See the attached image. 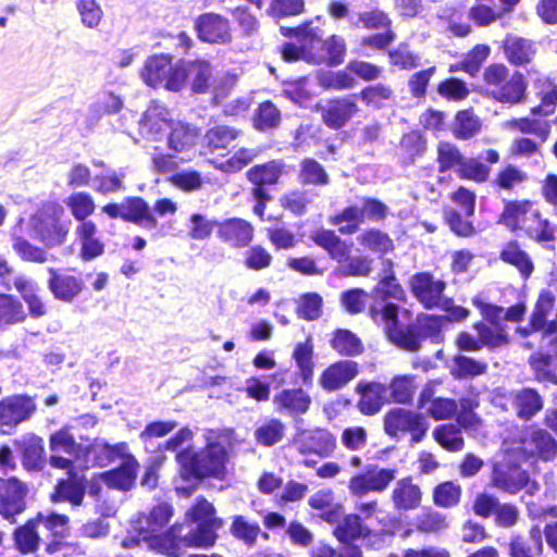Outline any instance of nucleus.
Instances as JSON below:
<instances>
[{"label":"nucleus","instance_id":"1","mask_svg":"<svg viewBox=\"0 0 557 557\" xmlns=\"http://www.w3.org/2000/svg\"><path fill=\"white\" fill-rule=\"evenodd\" d=\"M184 520L153 536V547L159 553L180 557L184 548H212L219 539L218 530L224 525V520L216 516L213 503L205 496L196 497L185 511Z\"/></svg>","mask_w":557,"mask_h":557},{"label":"nucleus","instance_id":"2","mask_svg":"<svg viewBox=\"0 0 557 557\" xmlns=\"http://www.w3.org/2000/svg\"><path fill=\"white\" fill-rule=\"evenodd\" d=\"M372 302L368 307L369 319L381 326L387 341L404 350L412 326V312L407 308H400L395 301L405 302L407 294L396 276L394 263L387 260L383 275L372 288Z\"/></svg>","mask_w":557,"mask_h":557},{"label":"nucleus","instance_id":"3","mask_svg":"<svg viewBox=\"0 0 557 557\" xmlns=\"http://www.w3.org/2000/svg\"><path fill=\"white\" fill-rule=\"evenodd\" d=\"M472 305L479 310L481 320L472 324L476 335L460 331L454 341L456 348L462 352H478L483 349L494 351L510 344L511 338L506 323L499 321L502 306L472 298Z\"/></svg>","mask_w":557,"mask_h":557},{"label":"nucleus","instance_id":"4","mask_svg":"<svg viewBox=\"0 0 557 557\" xmlns=\"http://www.w3.org/2000/svg\"><path fill=\"white\" fill-rule=\"evenodd\" d=\"M445 315L420 312L412 320L411 330H408L409 336L404 347V351L418 352L425 341L433 344L444 342V327L448 323H462L470 317L468 308L456 305L453 298H444L438 306Z\"/></svg>","mask_w":557,"mask_h":557},{"label":"nucleus","instance_id":"5","mask_svg":"<svg viewBox=\"0 0 557 557\" xmlns=\"http://www.w3.org/2000/svg\"><path fill=\"white\" fill-rule=\"evenodd\" d=\"M228 454L223 444L216 441L202 448H186L177 453L178 475L184 482H202L207 479L223 480L226 475Z\"/></svg>","mask_w":557,"mask_h":557},{"label":"nucleus","instance_id":"6","mask_svg":"<svg viewBox=\"0 0 557 557\" xmlns=\"http://www.w3.org/2000/svg\"><path fill=\"white\" fill-rule=\"evenodd\" d=\"M292 172L284 158H273L252 164L245 173L250 184L249 196L253 202L252 212L260 220L264 219L268 203L273 199L272 189L282 185Z\"/></svg>","mask_w":557,"mask_h":557},{"label":"nucleus","instance_id":"7","mask_svg":"<svg viewBox=\"0 0 557 557\" xmlns=\"http://www.w3.org/2000/svg\"><path fill=\"white\" fill-rule=\"evenodd\" d=\"M482 78L487 95L495 102L513 107L527 99L528 83L524 75L519 71L510 75L508 66L502 62L485 66Z\"/></svg>","mask_w":557,"mask_h":557},{"label":"nucleus","instance_id":"8","mask_svg":"<svg viewBox=\"0 0 557 557\" xmlns=\"http://www.w3.org/2000/svg\"><path fill=\"white\" fill-rule=\"evenodd\" d=\"M70 224L64 208L58 201H46L30 215L27 225L45 248L53 249L66 243Z\"/></svg>","mask_w":557,"mask_h":557},{"label":"nucleus","instance_id":"9","mask_svg":"<svg viewBox=\"0 0 557 557\" xmlns=\"http://www.w3.org/2000/svg\"><path fill=\"white\" fill-rule=\"evenodd\" d=\"M312 243L324 250L327 256L343 265L344 276H368L372 271V261L366 256L351 257L352 243L344 240L332 228H318L310 235Z\"/></svg>","mask_w":557,"mask_h":557},{"label":"nucleus","instance_id":"10","mask_svg":"<svg viewBox=\"0 0 557 557\" xmlns=\"http://www.w3.org/2000/svg\"><path fill=\"white\" fill-rule=\"evenodd\" d=\"M435 162L438 173L455 170L460 180L483 184L491 178L492 168L488 164L478 157H466L460 148L449 140L437 143Z\"/></svg>","mask_w":557,"mask_h":557},{"label":"nucleus","instance_id":"11","mask_svg":"<svg viewBox=\"0 0 557 557\" xmlns=\"http://www.w3.org/2000/svg\"><path fill=\"white\" fill-rule=\"evenodd\" d=\"M383 430L392 440L400 441L408 436L410 444L414 445L425 438L429 422L421 412L394 407L388 409L383 417Z\"/></svg>","mask_w":557,"mask_h":557},{"label":"nucleus","instance_id":"12","mask_svg":"<svg viewBox=\"0 0 557 557\" xmlns=\"http://www.w3.org/2000/svg\"><path fill=\"white\" fill-rule=\"evenodd\" d=\"M49 465L53 469L66 471L65 478L57 480L49 496L50 502L53 504L69 503L73 507L82 506L86 495L87 478L76 472L75 460L49 456Z\"/></svg>","mask_w":557,"mask_h":557},{"label":"nucleus","instance_id":"13","mask_svg":"<svg viewBox=\"0 0 557 557\" xmlns=\"http://www.w3.org/2000/svg\"><path fill=\"white\" fill-rule=\"evenodd\" d=\"M513 449L523 461L548 462L557 455V441L548 430L531 425L515 440Z\"/></svg>","mask_w":557,"mask_h":557},{"label":"nucleus","instance_id":"14","mask_svg":"<svg viewBox=\"0 0 557 557\" xmlns=\"http://www.w3.org/2000/svg\"><path fill=\"white\" fill-rule=\"evenodd\" d=\"M173 61L174 57L169 53L149 55L140 70L141 79L152 88L163 87L172 92L181 91V59Z\"/></svg>","mask_w":557,"mask_h":557},{"label":"nucleus","instance_id":"15","mask_svg":"<svg viewBox=\"0 0 557 557\" xmlns=\"http://www.w3.org/2000/svg\"><path fill=\"white\" fill-rule=\"evenodd\" d=\"M101 211L110 219H121L147 228H156L158 220L152 214L149 203L140 196H127L121 202H109Z\"/></svg>","mask_w":557,"mask_h":557},{"label":"nucleus","instance_id":"16","mask_svg":"<svg viewBox=\"0 0 557 557\" xmlns=\"http://www.w3.org/2000/svg\"><path fill=\"white\" fill-rule=\"evenodd\" d=\"M28 485L16 476L0 478V517L11 524L27 508Z\"/></svg>","mask_w":557,"mask_h":557},{"label":"nucleus","instance_id":"17","mask_svg":"<svg viewBox=\"0 0 557 557\" xmlns=\"http://www.w3.org/2000/svg\"><path fill=\"white\" fill-rule=\"evenodd\" d=\"M396 468H380L369 465L364 471L354 474L348 481V491L354 497H362L369 493H383L395 480Z\"/></svg>","mask_w":557,"mask_h":557},{"label":"nucleus","instance_id":"18","mask_svg":"<svg viewBox=\"0 0 557 557\" xmlns=\"http://www.w3.org/2000/svg\"><path fill=\"white\" fill-rule=\"evenodd\" d=\"M197 38L209 45H228L233 41L231 21L216 12H203L194 20Z\"/></svg>","mask_w":557,"mask_h":557},{"label":"nucleus","instance_id":"19","mask_svg":"<svg viewBox=\"0 0 557 557\" xmlns=\"http://www.w3.org/2000/svg\"><path fill=\"white\" fill-rule=\"evenodd\" d=\"M528 482L529 472L511 458H504L492 467V485L509 495L520 493Z\"/></svg>","mask_w":557,"mask_h":557},{"label":"nucleus","instance_id":"20","mask_svg":"<svg viewBox=\"0 0 557 557\" xmlns=\"http://www.w3.org/2000/svg\"><path fill=\"white\" fill-rule=\"evenodd\" d=\"M28 225L24 218H18L11 226L9 236L16 256L27 263L44 264L49 261L48 248L33 244L28 238Z\"/></svg>","mask_w":557,"mask_h":557},{"label":"nucleus","instance_id":"21","mask_svg":"<svg viewBox=\"0 0 557 557\" xmlns=\"http://www.w3.org/2000/svg\"><path fill=\"white\" fill-rule=\"evenodd\" d=\"M446 286L445 281L435 280L434 275L426 271L417 272L409 280L410 293L426 310L441 306Z\"/></svg>","mask_w":557,"mask_h":557},{"label":"nucleus","instance_id":"22","mask_svg":"<svg viewBox=\"0 0 557 557\" xmlns=\"http://www.w3.org/2000/svg\"><path fill=\"white\" fill-rule=\"evenodd\" d=\"M37 410L35 397L13 394L0 399V426L15 429L28 421Z\"/></svg>","mask_w":557,"mask_h":557},{"label":"nucleus","instance_id":"23","mask_svg":"<svg viewBox=\"0 0 557 557\" xmlns=\"http://www.w3.org/2000/svg\"><path fill=\"white\" fill-rule=\"evenodd\" d=\"M242 136V128L212 121L200 138V146L205 154L224 153L230 151L234 143Z\"/></svg>","mask_w":557,"mask_h":557},{"label":"nucleus","instance_id":"24","mask_svg":"<svg viewBox=\"0 0 557 557\" xmlns=\"http://www.w3.org/2000/svg\"><path fill=\"white\" fill-rule=\"evenodd\" d=\"M296 445L301 455L326 458L336 449V437L330 430L318 426L300 431L296 437Z\"/></svg>","mask_w":557,"mask_h":557},{"label":"nucleus","instance_id":"25","mask_svg":"<svg viewBox=\"0 0 557 557\" xmlns=\"http://www.w3.org/2000/svg\"><path fill=\"white\" fill-rule=\"evenodd\" d=\"M216 237L231 248H246L255 238V226L243 218H227L216 223Z\"/></svg>","mask_w":557,"mask_h":557},{"label":"nucleus","instance_id":"26","mask_svg":"<svg viewBox=\"0 0 557 557\" xmlns=\"http://www.w3.org/2000/svg\"><path fill=\"white\" fill-rule=\"evenodd\" d=\"M360 372L359 363L351 359H341L325 367L319 379V386L326 393H332L344 388Z\"/></svg>","mask_w":557,"mask_h":557},{"label":"nucleus","instance_id":"27","mask_svg":"<svg viewBox=\"0 0 557 557\" xmlns=\"http://www.w3.org/2000/svg\"><path fill=\"white\" fill-rule=\"evenodd\" d=\"M47 287L55 300L71 304L85 290V281L81 275L69 274L57 268H48Z\"/></svg>","mask_w":557,"mask_h":557},{"label":"nucleus","instance_id":"28","mask_svg":"<svg viewBox=\"0 0 557 557\" xmlns=\"http://www.w3.org/2000/svg\"><path fill=\"white\" fill-rule=\"evenodd\" d=\"M180 71L183 72L181 76V90L189 83L190 91L194 94L202 95L210 90L213 79V69L211 63L201 58L194 60L181 59Z\"/></svg>","mask_w":557,"mask_h":557},{"label":"nucleus","instance_id":"29","mask_svg":"<svg viewBox=\"0 0 557 557\" xmlns=\"http://www.w3.org/2000/svg\"><path fill=\"white\" fill-rule=\"evenodd\" d=\"M22 467L27 472H41L49 462L44 438L35 433H26L15 442Z\"/></svg>","mask_w":557,"mask_h":557},{"label":"nucleus","instance_id":"30","mask_svg":"<svg viewBox=\"0 0 557 557\" xmlns=\"http://www.w3.org/2000/svg\"><path fill=\"white\" fill-rule=\"evenodd\" d=\"M122 459L123 462L119 467L99 473V479L110 490L128 492L135 486L140 466L131 453Z\"/></svg>","mask_w":557,"mask_h":557},{"label":"nucleus","instance_id":"31","mask_svg":"<svg viewBox=\"0 0 557 557\" xmlns=\"http://www.w3.org/2000/svg\"><path fill=\"white\" fill-rule=\"evenodd\" d=\"M500 48L505 59L512 66L530 65L537 53L535 41L511 33L505 35Z\"/></svg>","mask_w":557,"mask_h":557},{"label":"nucleus","instance_id":"32","mask_svg":"<svg viewBox=\"0 0 557 557\" xmlns=\"http://www.w3.org/2000/svg\"><path fill=\"white\" fill-rule=\"evenodd\" d=\"M535 208V202L528 198L504 200L497 222L511 232H521Z\"/></svg>","mask_w":557,"mask_h":557},{"label":"nucleus","instance_id":"33","mask_svg":"<svg viewBox=\"0 0 557 557\" xmlns=\"http://www.w3.org/2000/svg\"><path fill=\"white\" fill-rule=\"evenodd\" d=\"M357 95L346 98L331 99L321 112L323 123L331 129L343 128L359 111L356 102Z\"/></svg>","mask_w":557,"mask_h":557},{"label":"nucleus","instance_id":"34","mask_svg":"<svg viewBox=\"0 0 557 557\" xmlns=\"http://www.w3.org/2000/svg\"><path fill=\"white\" fill-rule=\"evenodd\" d=\"M509 398L517 418L530 421L544 408V398L534 387H522L509 393Z\"/></svg>","mask_w":557,"mask_h":557},{"label":"nucleus","instance_id":"35","mask_svg":"<svg viewBox=\"0 0 557 557\" xmlns=\"http://www.w3.org/2000/svg\"><path fill=\"white\" fill-rule=\"evenodd\" d=\"M320 49H314L312 46V64L337 66L344 63L347 54V45L345 39L336 34L327 36L325 39L321 38Z\"/></svg>","mask_w":557,"mask_h":557},{"label":"nucleus","instance_id":"36","mask_svg":"<svg viewBox=\"0 0 557 557\" xmlns=\"http://www.w3.org/2000/svg\"><path fill=\"white\" fill-rule=\"evenodd\" d=\"M422 496L420 485L414 483L412 475H407L396 481L391 500L397 511H410L421 506Z\"/></svg>","mask_w":557,"mask_h":557},{"label":"nucleus","instance_id":"37","mask_svg":"<svg viewBox=\"0 0 557 557\" xmlns=\"http://www.w3.org/2000/svg\"><path fill=\"white\" fill-rule=\"evenodd\" d=\"M528 518L533 522H543L548 518L554 521L546 523L543 529L546 543L557 554V506L554 504L542 505L540 500L525 503Z\"/></svg>","mask_w":557,"mask_h":557},{"label":"nucleus","instance_id":"38","mask_svg":"<svg viewBox=\"0 0 557 557\" xmlns=\"http://www.w3.org/2000/svg\"><path fill=\"white\" fill-rule=\"evenodd\" d=\"M355 393L359 395L356 405L359 412L363 416H374L384 405L386 386L375 381H361L355 386Z\"/></svg>","mask_w":557,"mask_h":557},{"label":"nucleus","instance_id":"39","mask_svg":"<svg viewBox=\"0 0 557 557\" xmlns=\"http://www.w3.org/2000/svg\"><path fill=\"white\" fill-rule=\"evenodd\" d=\"M373 534L372 529L363 522L359 513L344 515L333 529L334 537L344 545H351L358 540H366Z\"/></svg>","mask_w":557,"mask_h":557},{"label":"nucleus","instance_id":"40","mask_svg":"<svg viewBox=\"0 0 557 557\" xmlns=\"http://www.w3.org/2000/svg\"><path fill=\"white\" fill-rule=\"evenodd\" d=\"M13 284L15 290L21 295V300L26 304L25 309L28 317L39 319L48 314V305L40 295L39 286L36 282L24 276H16Z\"/></svg>","mask_w":557,"mask_h":557},{"label":"nucleus","instance_id":"41","mask_svg":"<svg viewBox=\"0 0 557 557\" xmlns=\"http://www.w3.org/2000/svg\"><path fill=\"white\" fill-rule=\"evenodd\" d=\"M98 226L94 221L77 224L75 236L79 243V257L84 261L94 260L104 253L106 245L98 236Z\"/></svg>","mask_w":557,"mask_h":557},{"label":"nucleus","instance_id":"42","mask_svg":"<svg viewBox=\"0 0 557 557\" xmlns=\"http://www.w3.org/2000/svg\"><path fill=\"white\" fill-rule=\"evenodd\" d=\"M273 404L280 412L290 416H301L308 412L312 399L301 387L285 388L274 395Z\"/></svg>","mask_w":557,"mask_h":557},{"label":"nucleus","instance_id":"43","mask_svg":"<svg viewBox=\"0 0 557 557\" xmlns=\"http://www.w3.org/2000/svg\"><path fill=\"white\" fill-rule=\"evenodd\" d=\"M529 181V174L515 163L506 162L491 180V186L496 191L515 193Z\"/></svg>","mask_w":557,"mask_h":557},{"label":"nucleus","instance_id":"44","mask_svg":"<svg viewBox=\"0 0 557 557\" xmlns=\"http://www.w3.org/2000/svg\"><path fill=\"white\" fill-rule=\"evenodd\" d=\"M499 260L513 267L524 281L528 280L534 271L532 258L521 248L517 239H510L504 244L499 251Z\"/></svg>","mask_w":557,"mask_h":557},{"label":"nucleus","instance_id":"45","mask_svg":"<svg viewBox=\"0 0 557 557\" xmlns=\"http://www.w3.org/2000/svg\"><path fill=\"white\" fill-rule=\"evenodd\" d=\"M48 443L50 456L63 457L61 454H65L74 460L83 455L84 446L76 441L70 425H63L50 433Z\"/></svg>","mask_w":557,"mask_h":557},{"label":"nucleus","instance_id":"46","mask_svg":"<svg viewBox=\"0 0 557 557\" xmlns=\"http://www.w3.org/2000/svg\"><path fill=\"white\" fill-rule=\"evenodd\" d=\"M39 524L40 516H35L14 529L12 534L14 547L22 555L35 554L39 549L41 541L37 530Z\"/></svg>","mask_w":557,"mask_h":557},{"label":"nucleus","instance_id":"47","mask_svg":"<svg viewBox=\"0 0 557 557\" xmlns=\"http://www.w3.org/2000/svg\"><path fill=\"white\" fill-rule=\"evenodd\" d=\"M28 319L21 298L10 293H0V331L24 324Z\"/></svg>","mask_w":557,"mask_h":557},{"label":"nucleus","instance_id":"48","mask_svg":"<svg viewBox=\"0 0 557 557\" xmlns=\"http://www.w3.org/2000/svg\"><path fill=\"white\" fill-rule=\"evenodd\" d=\"M530 535L532 542L519 533L510 535L507 544L508 557H541L543 542L540 529L537 527L531 528Z\"/></svg>","mask_w":557,"mask_h":557},{"label":"nucleus","instance_id":"49","mask_svg":"<svg viewBox=\"0 0 557 557\" xmlns=\"http://www.w3.org/2000/svg\"><path fill=\"white\" fill-rule=\"evenodd\" d=\"M126 450L127 444L125 442L111 445L106 442L95 441L84 447L83 455L90 456L94 467L104 468L116 459L124 457L127 454Z\"/></svg>","mask_w":557,"mask_h":557},{"label":"nucleus","instance_id":"50","mask_svg":"<svg viewBox=\"0 0 557 557\" xmlns=\"http://www.w3.org/2000/svg\"><path fill=\"white\" fill-rule=\"evenodd\" d=\"M230 533L235 540L243 543L248 548H252L257 545L260 535L265 540L269 539V534L261 530L257 521H250L249 518L244 515H235L232 517Z\"/></svg>","mask_w":557,"mask_h":557},{"label":"nucleus","instance_id":"51","mask_svg":"<svg viewBox=\"0 0 557 557\" xmlns=\"http://www.w3.org/2000/svg\"><path fill=\"white\" fill-rule=\"evenodd\" d=\"M520 233L535 243L554 242L556 239V225L536 206L529 222L525 223Z\"/></svg>","mask_w":557,"mask_h":557},{"label":"nucleus","instance_id":"52","mask_svg":"<svg viewBox=\"0 0 557 557\" xmlns=\"http://www.w3.org/2000/svg\"><path fill=\"white\" fill-rule=\"evenodd\" d=\"M426 150V139L420 131L412 129L403 134L397 146L396 154L401 165L412 164Z\"/></svg>","mask_w":557,"mask_h":557},{"label":"nucleus","instance_id":"53","mask_svg":"<svg viewBox=\"0 0 557 557\" xmlns=\"http://www.w3.org/2000/svg\"><path fill=\"white\" fill-rule=\"evenodd\" d=\"M357 242L360 247L380 257L389 255L395 250L394 239L388 233L377 227L363 230L358 236Z\"/></svg>","mask_w":557,"mask_h":557},{"label":"nucleus","instance_id":"54","mask_svg":"<svg viewBox=\"0 0 557 557\" xmlns=\"http://www.w3.org/2000/svg\"><path fill=\"white\" fill-rule=\"evenodd\" d=\"M282 124V112L272 100L258 103L251 115L253 129L260 133H271Z\"/></svg>","mask_w":557,"mask_h":557},{"label":"nucleus","instance_id":"55","mask_svg":"<svg viewBox=\"0 0 557 557\" xmlns=\"http://www.w3.org/2000/svg\"><path fill=\"white\" fill-rule=\"evenodd\" d=\"M199 139V129L185 122H176L170 126L168 147L174 152H185L196 146Z\"/></svg>","mask_w":557,"mask_h":557},{"label":"nucleus","instance_id":"56","mask_svg":"<svg viewBox=\"0 0 557 557\" xmlns=\"http://www.w3.org/2000/svg\"><path fill=\"white\" fill-rule=\"evenodd\" d=\"M329 222L334 226H338L341 234L352 235L364 223V210L355 205L346 206L331 215Z\"/></svg>","mask_w":557,"mask_h":557},{"label":"nucleus","instance_id":"57","mask_svg":"<svg viewBox=\"0 0 557 557\" xmlns=\"http://www.w3.org/2000/svg\"><path fill=\"white\" fill-rule=\"evenodd\" d=\"M331 348L343 357H355L363 352L361 338L348 329H336L330 338Z\"/></svg>","mask_w":557,"mask_h":557},{"label":"nucleus","instance_id":"58","mask_svg":"<svg viewBox=\"0 0 557 557\" xmlns=\"http://www.w3.org/2000/svg\"><path fill=\"white\" fill-rule=\"evenodd\" d=\"M314 347L311 338L297 343L293 350L292 358L295 361L299 376L305 385H311L314 374Z\"/></svg>","mask_w":557,"mask_h":557},{"label":"nucleus","instance_id":"59","mask_svg":"<svg viewBox=\"0 0 557 557\" xmlns=\"http://www.w3.org/2000/svg\"><path fill=\"white\" fill-rule=\"evenodd\" d=\"M64 203L70 210L72 218L78 224L89 222L88 219L96 211L94 197L87 191H73L65 199Z\"/></svg>","mask_w":557,"mask_h":557},{"label":"nucleus","instance_id":"60","mask_svg":"<svg viewBox=\"0 0 557 557\" xmlns=\"http://www.w3.org/2000/svg\"><path fill=\"white\" fill-rule=\"evenodd\" d=\"M462 428L456 423H444L434 428V441L446 451L459 453L465 448Z\"/></svg>","mask_w":557,"mask_h":557},{"label":"nucleus","instance_id":"61","mask_svg":"<svg viewBox=\"0 0 557 557\" xmlns=\"http://www.w3.org/2000/svg\"><path fill=\"white\" fill-rule=\"evenodd\" d=\"M482 123L472 108L462 109L456 112L453 134L457 139L467 140L478 134Z\"/></svg>","mask_w":557,"mask_h":557},{"label":"nucleus","instance_id":"62","mask_svg":"<svg viewBox=\"0 0 557 557\" xmlns=\"http://www.w3.org/2000/svg\"><path fill=\"white\" fill-rule=\"evenodd\" d=\"M298 180L301 185L324 186L330 183V176L326 170L312 157L301 159Z\"/></svg>","mask_w":557,"mask_h":557},{"label":"nucleus","instance_id":"63","mask_svg":"<svg viewBox=\"0 0 557 557\" xmlns=\"http://www.w3.org/2000/svg\"><path fill=\"white\" fill-rule=\"evenodd\" d=\"M243 255V265L252 272H262L273 264L272 253L262 245H249Z\"/></svg>","mask_w":557,"mask_h":557},{"label":"nucleus","instance_id":"64","mask_svg":"<svg viewBox=\"0 0 557 557\" xmlns=\"http://www.w3.org/2000/svg\"><path fill=\"white\" fill-rule=\"evenodd\" d=\"M461 495L460 484L454 481H444L434 486L432 500L437 507L447 509L456 507L460 503Z\"/></svg>","mask_w":557,"mask_h":557}]
</instances>
